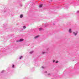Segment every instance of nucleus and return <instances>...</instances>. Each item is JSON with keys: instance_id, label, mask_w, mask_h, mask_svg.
Listing matches in <instances>:
<instances>
[{"instance_id": "f257e3e1", "label": "nucleus", "mask_w": 79, "mask_h": 79, "mask_svg": "<svg viewBox=\"0 0 79 79\" xmlns=\"http://www.w3.org/2000/svg\"><path fill=\"white\" fill-rule=\"evenodd\" d=\"M24 40L23 39H20L19 41V42H22V41H23Z\"/></svg>"}, {"instance_id": "f03ea898", "label": "nucleus", "mask_w": 79, "mask_h": 79, "mask_svg": "<svg viewBox=\"0 0 79 79\" xmlns=\"http://www.w3.org/2000/svg\"><path fill=\"white\" fill-rule=\"evenodd\" d=\"M69 32H70V33H71V32H72L71 29H69Z\"/></svg>"}, {"instance_id": "7ed1b4c3", "label": "nucleus", "mask_w": 79, "mask_h": 79, "mask_svg": "<svg viewBox=\"0 0 79 79\" xmlns=\"http://www.w3.org/2000/svg\"><path fill=\"white\" fill-rule=\"evenodd\" d=\"M42 7V4H41L40 5L39 7V8H41V7Z\"/></svg>"}, {"instance_id": "20e7f679", "label": "nucleus", "mask_w": 79, "mask_h": 79, "mask_svg": "<svg viewBox=\"0 0 79 79\" xmlns=\"http://www.w3.org/2000/svg\"><path fill=\"white\" fill-rule=\"evenodd\" d=\"M23 15H20V18H23Z\"/></svg>"}, {"instance_id": "39448f33", "label": "nucleus", "mask_w": 79, "mask_h": 79, "mask_svg": "<svg viewBox=\"0 0 79 79\" xmlns=\"http://www.w3.org/2000/svg\"><path fill=\"white\" fill-rule=\"evenodd\" d=\"M73 34L75 35H77V33H75V32H74Z\"/></svg>"}, {"instance_id": "423d86ee", "label": "nucleus", "mask_w": 79, "mask_h": 79, "mask_svg": "<svg viewBox=\"0 0 79 79\" xmlns=\"http://www.w3.org/2000/svg\"><path fill=\"white\" fill-rule=\"evenodd\" d=\"M38 37H39V36H37L35 37V39L36 38H38Z\"/></svg>"}, {"instance_id": "0eeeda50", "label": "nucleus", "mask_w": 79, "mask_h": 79, "mask_svg": "<svg viewBox=\"0 0 79 79\" xmlns=\"http://www.w3.org/2000/svg\"><path fill=\"white\" fill-rule=\"evenodd\" d=\"M23 29H26V26H23Z\"/></svg>"}, {"instance_id": "6e6552de", "label": "nucleus", "mask_w": 79, "mask_h": 79, "mask_svg": "<svg viewBox=\"0 0 79 79\" xmlns=\"http://www.w3.org/2000/svg\"><path fill=\"white\" fill-rule=\"evenodd\" d=\"M22 58H23V56H21L20 57V59L21 60V59Z\"/></svg>"}, {"instance_id": "1a4fd4ad", "label": "nucleus", "mask_w": 79, "mask_h": 79, "mask_svg": "<svg viewBox=\"0 0 79 79\" xmlns=\"http://www.w3.org/2000/svg\"><path fill=\"white\" fill-rule=\"evenodd\" d=\"M56 63H58V61H56Z\"/></svg>"}, {"instance_id": "9d476101", "label": "nucleus", "mask_w": 79, "mask_h": 79, "mask_svg": "<svg viewBox=\"0 0 79 79\" xmlns=\"http://www.w3.org/2000/svg\"><path fill=\"white\" fill-rule=\"evenodd\" d=\"M53 63H54V62H55V60H53Z\"/></svg>"}, {"instance_id": "9b49d317", "label": "nucleus", "mask_w": 79, "mask_h": 79, "mask_svg": "<svg viewBox=\"0 0 79 79\" xmlns=\"http://www.w3.org/2000/svg\"><path fill=\"white\" fill-rule=\"evenodd\" d=\"M14 67H15V65H13L12 66V68H14Z\"/></svg>"}, {"instance_id": "f8f14e48", "label": "nucleus", "mask_w": 79, "mask_h": 79, "mask_svg": "<svg viewBox=\"0 0 79 79\" xmlns=\"http://www.w3.org/2000/svg\"><path fill=\"white\" fill-rule=\"evenodd\" d=\"M42 53H43V54H44L45 53V52H42Z\"/></svg>"}, {"instance_id": "ddd939ff", "label": "nucleus", "mask_w": 79, "mask_h": 79, "mask_svg": "<svg viewBox=\"0 0 79 79\" xmlns=\"http://www.w3.org/2000/svg\"><path fill=\"white\" fill-rule=\"evenodd\" d=\"M41 29H42V28H40V29H39V30H40H40H41Z\"/></svg>"}, {"instance_id": "4468645a", "label": "nucleus", "mask_w": 79, "mask_h": 79, "mask_svg": "<svg viewBox=\"0 0 79 79\" xmlns=\"http://www.w3.org/2000/svg\"><path fill=\"white\" fill-rule=\"evenodd\" d=\"M51 1H52V0H50Z\"/></svg>"}, {"instance_id": "2eb2a0df", "label": "nucleus", "mask_w": 79, "mask_h": 79, "mask_svg": "<svg viewBox=\"0 0 79 79\" xmlns=\"http://www.w3.org/2000/svg\"><path fill=\"white\" fill-rule=\"evenodd\" d=\"M50 74H48L49 75H50Z\"/></svg>"}]
</instances>
